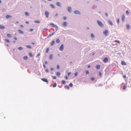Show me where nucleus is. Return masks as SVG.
<instances>
[{
    "label": "nucleus",
    "instance_id": "f257e3e1",
    "mask_svg": "<svg viewBox=\"0 0 131 131\" xmlns=\"http://www.w3.org/2000/svg\"><path fill=\"white\" fill-rule=\"evenodd\" d=\"M97 24L100 26L101 27H103L104 25L101 21L99 20H97Z\"/></svg>",
    "mask_w": 131,
    "mask_h": 131
},
{
    "label": "nucleus",
    "instance_id": "f03ea898",
    "mask_svg": "<svg viewBox=\"0 0 131 131\" xmlns=\"http://www.w3.org/2000/svg\"><path fill=\"white\" fill-rule=\"evenodd\" d=\"M50 25H51L53 27H54L57 30H58V27L57 26L51 23L50 24Z\"/></svg>",
    "mask_w": 131,
    "mask_h": 131
},
{
    "label": "nucleus",
    "instance_id": "7ed1b4c3",
    "mask_svg": "<svg viewBox=\"0 0 131 131\" xmlns=\"http://www.w3.org/2000/svg\"><path fill=\"white\" fill-rule=\"evenodd\" d=\"M108 31L107 30H105L103 31V33L104 35L106 36L108 34Z\"/></svg>",
    "mask_w": 131,
    "mask_h": 131
},
{
    "label": "nucleus",
    "instance_id": "20e7f679",
    "mask_svg": "<svg viewBox=\"0 0 131 131\" xmlns=\"http://www.w3.org/2000/svg\"><path fill=\"white\" fill-rule=\"evenodd\" d=\"M63 48H64V46L63 44H62L60 46L59 50L61 51H62L63 50Z\"/></svg>",
    "mask_w": 131,
    "mask_h": 131
},
{
    "label": "nucleus",
    "instance_id": "39448f33",
    "mask_svg": "<svg viewBox=\"0 0 131 131\" xmlns=\"http://www.w3.org/2000/svg\"><path fill=\"white\" fill-rule=\"evenodd\" d=\"M45 14L46 17L48 18L49 15V12L48 11H46L45 12Z\"/></svg>",
    "mask_w": 131,
    "mask_h": 131
},
{
    "label": "nucleus",
    "instance_id": "423d86ee",
    "mask_svg": "<svg viewBox=\"0 0 131 131\" xmlns=\"http://www.w3.org/2000/svg\"><path fill=\"white\" fill-rule=\"evenodd\" d=\"M67 23L66 21L64 22L62 24L63 25L64 27H66L67 26Z\"/></svg>",
    "mask_w": 131,
    "mask_h": 131
},
{
    "label": "nucleus",
    "instance_id": "0eeeda50",
    "mask_svg": "<svg viewBox=\"0 0 131 131\" xmlns=\"http://www.w3.org/2000/svg\"><path fill=\"white\" fill-rule=\"evenodd\" d=\"M108 61V59L107 58H105L103 60V61L105 63H106Z\"/></svg>",
    "mask_w": 131,
    "mask_h": 131
},
{
    "label": "nucleus",
    "instance_id": "6e6552de",
    "mask_svg": "<svg viewBox=\"0 0 131 131\" xmlns=\"http://www.w3.org/2000/svg\"><path fill=\"white\" fill-rule=\"evenodd\" d=\"M122 21L124 22L125 20V17L124 15H122Z\"/></svg>",
    "mask_w": 131,
    "mask_h": 131
},
{
    "label": "nucleus",
    "instance_id": "1a4fd4ad",
    "mask_svg": "<svg viewBox=\"0 0 131 131\" xmlns=\"http://www.w3.org/2000/svg\"><path fill=\"white\" fill-rule=\"evenodd\" d=\"M41 80L44 82H46L47 83H48V81L47 80L45 79H41Z\"/></svg>",
    "mask_w": 131,
    "mask_h": 131
},
{
    "label": "nucleus",
    "instance_id": "9d476101",
    "mask_svg": "<svg viewBox=\"0 0 131 131\" xmlns=\"http://www.w3.org/2000/svg\"><path fill=\"white\" fill-rule=\"evenodd\" d=\"M74 13L76 14H80V12L78 10H75L74 12Z\"/></svg>",
    "mask_w": 131,
    "mask_h": 131
},
{
    "label": "nucleus",
    "instance_id": "9b49d317",
    "mask_svg": "<svg viewBox=\"0 0 131 131\" xmlns=\"http://www.w3.org/2000/svg\"><path fill=\"white\" fill-rule=\"evenodd\" d=\"M68 11L70 12H71V8L70 7H69L68 8Z\"/></svg>",
    "mask_w": 131,
    "mask_h": 131
},
{
    "label": "nucleus",
    "instance_id": "f8f14e48",
    "mask_svg": "<svg viewBox=\"0 0 131 131\" xmlns=\"http://www.w3.org/2000/svg\"><path fill=\"white\" fill-rule=\"evenodd\" d=\"M54 32H53L51 34H49L48 35V37H50L52 36L54 34Z\"/></svg>",
    "mask_w": 131,
    "mask_h": 131
},
{
    "label": "nucleus",
    "instance_id": "ddd939ff",
    "mask_svg": "<svg viewBox=\"0 0 131 131\" xmlns=\"http://www.w3.org/2000/svg\"><path fill=\"white\" fill-rule=\"evenodd\" d=\"M121 64L122 65H126V63L124 61H122L121 62Z\"/></svg>",
    "mask_w": 131,
    "mask_h": 131
},
{
    "label": "nucleus",
    "instance_id": "4468645a",
    "mask_svg": "<svg viewBox=\"0 0 131 131\" xmlns=\"http://www.w3.org/2000/svg\"><path fill=\"white\" fill-rule=\"evenodd\" d=\"M100 66L99 65H97L96 66V69H99L100 68Z\"/></svg>",
    "mask_w": 131,
    "mask_h": 131
},
{
    "label": "nucleus",
    "instance_id": "2eb2a0df",
    "mask_svg": "<svg viewBox=\"0 0 131 131\" xmlns=\"http://www.w3.org/2000/svg\"><path fill=\"white\" fill-rule=\"evenodd\" d=\"M7 36L8 38H10L12 37L11 35L10 34H7Z\"/></svg>",
    "mask_w": 131,
    "mask_h": 131
},
{
    "label": "nucleus",
    "instance_id": "dca6fc26",
    "mask_svg": "<svg viewBox=\"0 0 131 131\" xmlns=\"http://www.w3.org/2000/svg\"><path fill=\"white\" fill-rule=\"evenodd\" d=\"M130 28V26L129 25L127 24L126 25V28L127 29H129Z\"/></svg>",
    "mask_w": 131,
    "mask_h": 131
},
{
    "label": "nucleus",
    "instance_id": "f3484780",
    "mask_svg": "<svg viewBox=\"0 0 131 131\" xmlns=\"http://www.w3.org/2000/svg\"><path fill=\"white\" fill-rule=\"evenodd\" d=\"M0 28L1 29H4L5 27L2 25H0Z\"/></svg>",
    "mask_w": 131,
    "mask_h": 131
},
{
    "label": "nucleus",
    "instance_id": "a211bd4d",
    "mask_svg": "<svg viewBox=\"0 0 131 131\" xmlns=\"http://www.w3.org/2000/svg\"><path fill=\"white\" fill-rule=\"evenodd\" d=\"M56 5L59 6H61V4L59 2H58L56 3Z\"/></svg>",
    "mask_w": 131,
    "mask_h": 131
},
{
    "label": "nucleus",
    "instance_id": "6ab92c4d",
    "mask_svg": "<svg viewBox=\"0 0 131 131\" xmlns=\"http://www.w3.org/2000/svg\"><path fill=\"white\" fill-rule=\"evenodd\" d=\"M53 58V56L52 54H51L50 55L49 57V59L50 60H52Z\"/></svg>",
    "mask_w": 131,
    "mask_h": 131
},
{
    "label": "nucleus",
    "instance_id": "aec40b11",
    "mask_svg": "<svg viewBox=\"0 0 131 131\" xmlns=\"http://www.w3.org/2000/svg\"><path fill=\"white\" fill-rule=\"evenodd\" d=\"M18 31L21 34H23L24 33L20 29L18 30Z\"/></svg>",
    "mask_w": 131,
    "mask_h": 131
},
{
    "label": "nucleus",
    "instance_id": "412c9836",
    "mask_svg": "<svg viewBox=\"0 0 131 131\" xmlns=\"http://www.w3.org/2000/svg\"><path fill=\"white\" fill-rule=\"evenodd\" d=\"M11 17H12V16L10 15H7L6 16V17L7 19H8V18H9Z\"/></svg>",
    "mask_w": 131,
    "mask_h": 131
},
{
    "label": "nucleus",
    "instance_id": "4be33fe9",
    "mask_svg": "<svg viewBox=\"0 0 131 131\" xmlns=\"http://www.w3.org/2000/svg\"><path fill=\"white\" fill-rule=\"evenodd\" d=\"M108 22H109V23L112 26L113 25V23H112V22L111 21L109 20L108 21Z\"/></svg>",
    "mask_w": 131,
    "mask_h": 131
},
{
    "label": "nucleus",
    "instance_id": "5701e85b",
    "mask_svg": "<svg viewBox=\"0 0 131 131\" xmlns=\"http://www.w3.org/2000/svg\"><path fill=\"white\" fill-rule=\"evenodd\" d=\"M50 6L52 8H55V6L53 4H50Z\"/></svg>",
    "mask_w": 131,
    "mask_h": 131
},
{
    "label": "nucleus",
    "instance_id": "b1692460",
    "mask_svg": "<svg viewBox=\"0 0 131 131\" xmlns=\"http://www.w3.org/2000/svg\"><path fill=\"white\" fill-rule=\"evenodd\" d=\"M56 74L58 76H59L60 75V73L59 72H57L56 73Z\"/></svg>",
    "mask_w": 131,
    "mask_h": 131
},
{
    "label": "nucleus",
    "instance_id": "393cba45",
    "mask_svg": "<svg viewBox=\"0 0 131 131\" xmlns=\"http://www.w3.org/2000/svg\"><path fill=\"white\" fill-rule=\"evenodd\" d=\"M29 56L30 57H32L33 56L32 54L30 52H29Z\"/></svg>",
    "mask_w": 131,
    "mask_h": 131
},
{
    "label": "nucleus",
    "instance_id": "a878e982",
    "mask_svg": "<svg viewBox=\"0 0 131 131\" xmlns=\"http://www.w3.org/2000/svg\"><path fill=\"white\" fill-rule=\"evenodd\" d=\"M5 40L8 43H9L10 42V41L8 39H5Z\"/></svg>",
    "mask_w": 131,
    "mask_h": 131
},
{
    "label": "nucleus",
    "instance_id": "bb28decb",
    "mask_svg": "<svg viewBox=\"0 0 131 131\" xmlns=\"http://www.w3.org/2000/svg\"><path fill=\"white\" fill-rule=\"evenodd\" d=\"M49 49L48 48H47V49L46 51V53H48L49 52Z\"/></svg>",
    "mask_w": 131,
    "mask_h": 131
},
{
    "label": "nucleus",
    "instance_id": "cd10ccee",
    "mask_svg": "<svg viewBox=\"0 0 131 131\" xmlns=\"http://www.w3.org/2000/svg\"><path fill=\"white\" fill-rule=\"evenodd\" d=\"M56 42L57 43H59L60 42V40L59 39H57L56 40Z\"/></svg>",
    "mask_w": 131,
    "mask_h": 131
},
{
    "label": "nucleus",
    "instance_id": "c85d7f7f",
    "mask_svg": "<svg viewBox=\"0 0 131 131\" xmlns=\"http://www.w3.org/2000/svg\"><path fill=\"white\" fill-rule=\"evenodd\" d=\"M54 43H55L54 41H53L52 42V43H51V46H53L54 44Z\"/></svg>",
    "mask_w": 131,
    "mask_h": 131
},
{
    "label": "nucleus",
    "instance_id": "c756f323",
    "mask_svg": "<svg viewBox=\"0 0 131 131\" xmlns=\"http://www.w3.org/2000/svg\"><path fill=\"white\" fill-rule=\"evenodd\" d=\"M35 22L36 23H40V21L39 20H36L35 21Z\"/></svg>",
    "mask_w": 131,
    "mask_h": 131
},
{
    "label": "nucleus",
    "instance_id": "7c9ffc66",
    "mask_svg": "<svg viewBox=\"0 0 131 131\" xmlns=\"http://www.w3.org/2000/svg\"><path fill=\"white\" fill-rule=\"evenodd\" d=\"M23 58L25 60H27L28 59L27 57L26 56H24Z\"/></svg>",
    "mask_w": 131,
    "mask_h": 131
},
{
    "label": "nucleus",
    "instance_id": "2f4dec72",
    "mask_svg": "<svg viewBox=\"0 0 131 131\" xmlns=\"http://www.w3.org/2000/svg\"><path fill=\"white\" fill-rule=\"evenodd\" d=\"M25 14L26 16H28L29 15V14L28 12H25Z\"/></svg>",
    "mask_w": 131,
    "mask_h": 131
},
{
    "label": "nucleus",
    "instance_id": "473e14b6",
    "mask_svg": "<svg viewBox=\"0 0 131 131\" xmlns=\"http://www.w3.org/2000/svg\"><path fill=\"white\" fill-rule=\"evenodd\" d=\"M65 88H67L68 89H69L70 88L68 86H65Z\"/></svg>",
    "mask_w": 131,
    "mask_h": 131
},
{
    "label": "nucleus",
    "instance_id": "72a5a7b5",
    "mask_svg": "<svg viewBox=\"0 0 131 131\" xmlns=\"http://www.w3.org/2000/svg\"><path fill=\"white\" fill-rule=\"evenodd\" d=\"M26 47L29 48H30V49H31V46H29V45H27L26 46Z\"/></svg>",
    "mask_w": 131,
    "mask_h": 131
},
{
    "label": "nucleus",
    "instance_id": "f704fd0d",
    "mask_svg": "<svg viewBox=\"0 0 131 131\" xmlns=\"http://www.w3.org/2000/svg\"><path fill=\"white\" fill-rule=\"evenodd\" d=\"M99 74L100 76L101 77L102 76V73L101 72H99Z\"/></svg>",
    "mask_w": 131,
    "mask_h": 131
},
{
    "label": "nucleus",
    "instance_id": "c9c22d12",
    "mask_svg": "<svg viewBox=\"0 0 131 131\" xmlns=\"http://www.w3.org/2000/svg\"><path fill=\"white\" fill-rule=\"evenodd\" d=\"M56 85L57 84L56 83H55L53 84V87H55L56 86Z\"/></svg>",
    "mask_w": 131,
    "mask_h": 131
},
{
    "label": "nucleus",
    "instance_id": "e433bc0d",
    "mask_svg": "<svg viewBox=\"0 0 131 131\" xmlns=\"http://www.w3.org/2000/svg\"><path fill=\"white\" fill-rule=\"evenodd\" d=\"M91 37L92 38H93L94 37V36L93 34H91Z\"/></svg>",
    "mask_w": 131,
    "mask_h": 131
},
{
    "label": "nucleus",
    "instance_id": "4c0bfd02",
    "mask_svg": "<svg viewBox=\"0 0 131 131\" xmlns=\"http://www.w3.org/2000/svg\"><path fill=\"white\" fill-rule=\"evenodd\" d=\"M86 74H89V71L88 70L86 71Z\"/></svg>",
    "mask_w": 131,
    "mask_h": 131
},
{
    "label": "nucleus",
    "instance_id": "58836bf2",
    "mask_svg": "<svg viewBox=\"0 0 131 131\" xmlns=\"http://www.w3.org/2000/svg\"><path fill=\"white\" fill-rule=\"evenodd\" d=\"M63 19L64 20H66L67 19V18L66 17H63Z\"/></svg>",
    "mask_w": 131,
    "mask_h": 131
},
{
    "label": "nucleus",
    "instance_id": "ea45409f",
    "mask_svg": "<svg viewBox=\"0 0 131 131\" xmlns=\"http://www.w3.org/2000/svg\"><path fill=\"white\" fill-rule=\"evenodd\" d=\"M78 73L77 72H75V74H74L75 76V77L77 76L78 75Z\"/></svg>",
    "mask_w": 131,
    "mask_h": 131
},
{
    "label": "nucleus",
    "instance_id": "a19ab883",
    "mask_svg": "<svg viewBox=\"0 0 131 131\" xmlns=\"http://www.w3.org/2000/svg\"><path fill=\"white\" fill-rule=\"evenodd\" d=\"M117 22L118 24H119V18H118L117 20Z\"/></svg>",
    "mask_w": 131,
    "mask_h": 131
},
{
    "label": "nucleus",
    "instance_id": "79ce46f5",
    "mask_svg": "<svg viewBox=\"0 0 131 131\" xmlns=\"http://www.w3.org/2000/svg\"><path fill=\"white\" fill-rule=\"evenodd\" d=\"M126 13L127 15H128L129 14V13L128 10H126Z\"/></svg>",
    "mask_w": 131,
    "mask_h": 131
},
{
    "label": "nucleus",
    "instance_id": "37998d69",
    "mask_svg": "<svg viewBox=\"0 0 131 131\" xmlns=\"http://www.w3.org/2000/svg\"><path fill=\"white\" fill-rule=\"evenodd\" d=\"M57 68L58 69H60V66L59 65H57Z\"/></svg>",
    "mask_w": 131,
    "mask_h": 131
},
{
    "label": "nucleus",
    "instance_id": "c03bdc74",
    "mask_svg": "<svg viewBox=\"0 0 131 131\" xmlns=\"http://www.w3.org/2000/svg\"><path fill=\"white\" fill-rule=\"evenodd\" d=\"M62 83L63 84H65V81L64 80H62Z\"/></svg>",
    "mask_w": 131,
    "mask_h": 131
},
{
    "label": "nucleus",
    "instance_id": "a18cd8bd",
    "mask_svg": "<svg viewBox=\"0 0 131 131\" xmlns=\"http://www.w3.org/2000/svg\"><path fill=\"white\" fill-rule=\"evenodd\" d=\"M69 86L71 87H72L73 86V84L72 83H70L69 84Z\"/></svg>",
    "mask_w": 131,
    "mask_h": 131
},
{
    "label": "nucleus",
    "instance_id": "49530a36",
    "mask_svg": "<svg viewBox=\"0 0 131 131\" xmlns=\"http://www.w3.org/2000/svg\"><path fill=\"white\" fill-rule=\"evenodd\" d=\"M114 41L115 42H117V43H120L119 41H118V40H115V41Z\"/></svg>",
    "mask_w": 131,
    "mask_h": 131
},
{
    "label": "nucleus",
    "instance_id": "de8ad7c7",
    "mask_svg": "<svg viewBox=\"0 0 131 131\" xmlns=\"http://www.w3.org/2000/svg\"><path fill=\"white\" fill-rule=\"evenodd\" d=\"M91 80L92 81H93L95 80V78L94 77L92 78H91Z\"/></svg>",
    "mask_w": 131,
    "mask_h": 131
},
{
    "label": "nucleus",
    "instance_id": "09e8293b",
    "mask_svg": "<svg viewBox=\"0 0 131 131\" xmlns=\"http://www.w3.org/2000/svg\"><path fill=\"white\" fill-rule=\"evenodd\" d=\"M123 89L124 90H125L126 89V87L125 85H124L123 87Z\"/></svg>",
    "mask_w": 131,
    "mask_h": 131
},
{
    "label": "nucleus",
    "instance_id": "8fccbe9b",
    "mask_svg": "<svg viewBox=\"0 0 131 131\" xmlns=\"http://www.w3.org/2000/svg\"><path fill=\"white\" fill-rule=\"evenodd\" d=\"M52 78H53V79H55L56 78V77L55 76H53Z\"/></svg>",
    "mask_w": 131,
    "mask_h": 131
},
{
    "label": "nucleus",
    "instance_id": "3c124183",
    "mask_svg": "<svg viewBox=\"0 0 131 131\" xmlns=\"http://www.w3.org/2000/svg\"><path fill=\"white\" fill-rule=\"evenodd\" d=\"M18 49L20 50H21L22 49V48L21 47H19L18 48Z\"/></svg>",
    "mask_w": 131,
    "mask_h": 131
},
{
    "label": "nucleus",
    "instance_id": "603ef678",
    "mask_svg": "<svg viewBox=\"0 0 131 131\" xmlns=\"http://www.w3.org/2000/svg\"><path fill=\"white\" fill-rule=\"evenodd\" d=\"M123 77L124 79H125L126 78V76L125 75H123Z\"/></svg>",
    "mask_w": 131,
    "mask_h": 131
},
{
    "label": "nucleus",
    "instance_id": "864d4df0",
    "mask_svg": "<svg viewBox=\"0 0 131 131\" xmlns=\"http://www.w3.org/2000/svg\"><path fill=\"white\" fill-rule=\"evenodd\" d=\"M49 71V70H48V69H47L46 70V72H48Z\"/></svg>",
    "mask_w": 131,
    "mask_h": 131
},
{
    "label": "nucleus",
    "instance_id": "5fc2aeb1",
    "mask_svg": "<svg viewBox=\"0 0 131 131\" xmlns=\"http://www.w3.org/2000/svg\"><path fill=\"white\" fill-rule=\"evenodd\" d=\"M71 74V73L70 72H69L68 73V76H69L70 75V74Z\"/></svg>",
    "mask_w": 131,
    "mask_h": 131
},
{
    "label": "nucleus",
    "instance_id": "6e6d98bb",
    "mask_svg": "<svg viewBox=\"0 0 131 131\" xmlns=\"http://www.w3.org/2000/svg\"><path fill=\"white\" fill-rule=\"evenodd\" d=\"M65 79L66 80H68V77L67 76H66L65 77Z\"/></svg>",
    "mask_w": 131,
    "mask_h": 131
},
{
    "label": "nucleus",
    "instance_id": "4d7b16f0",
    "mask_svg": "<svg viewBox=\"0 0 131 131\" xmlns=\"http://www.w3.org/2000/svg\"><path fill=\"white\" fill-rule=\"evenodd\" d=\"M50 69L51 71H53L54 70V68H51Z\"/></svg>",
    "mask_w": 131,
    "mask_h": 131
},
{
    "label": "nucleus",
    "instance_id": "13d9d810",
    "mask_svg": "<svg viewBox=\"0 0 131 131\" xmlns=\"http://www.w3.org/2000/svg\"><path fill=\"white\" fill-rule=\"evenodd\" d=\"M105 15L107 17L108 16V15L106 13H105Z\"/></svg>",
    "mask_w": 131,
    "mask_h": 131
},
{
    "label": "nucleus",
    "instance_id": "bf43d9fd",
    "mask_svg": "<svg viewBox=\"0 0 131 131\" xmlns=\"http://www.w3.org/2000/svg\"><path fill=\"white\" fill-rule=\"evenodd\" d=\"M14 38L15 40H17V38L16 37H14Z\"/></svg>",
    "mask_w": 131,
    "mask_h": 131
},
{
    "label": "nucleus",
    "instance_id": "052dcab7",
    "mask_svg": "<svg viewBox=\"0 0 131 131\" xmlns=\"http://www.w3.org/2000/svg\"><path fill=\"white\" fill-rule=\"evenodd\" d=\"M40 55V53H39L37 56H36V57H37L39 56Z\"/></svg>",
    "mask_w": 131,
    "mask_h": 131
},
{
    "label": "nucleus",
    "instance_id": "680f3d73",
    "mask_svg": "<svg viewBox=\"0 0 131 131\" xmlns=\"http://www.w3.org/2000/svg\"><path fill=\"white\" fill-rule=\"evenodd\" d=\"M43 66L44 68H46V66L45 65V64H43Z\"/></svg>",
    "mask_w": 131,
    "mask_h": 131
},
{
    "label": "nucleus",
    "instance_id": "e2e57ef3",
    "mask_svg": "<svg viewBox=\"0 0 131 131\" xmlns=\"http://www.w3.org/2000/svg\"><path fill=\"white\" fill-rule=\"evenodd\" d=\"M88 68H90V65H88Z\"/></svg>",
    "mask_w": 131,
    "mask_h": 131
},
{
    "label": "nucleus",
    "instance_id": "0e129e2a",
    "mask_svg": "<svg viewBox=\"0 0 131 131\" xmlns=\"http://www.w3.org/2000/svg\"><path fill=\"white\" fill-rule=\"evenodd\" d=\"M45 64H48V62L47 61H46L45 62Z\"/></svg>",
    "mask_w": 131,
    "mask_h": 131
},
{
    "label": "nucleus",
    "instance_id": "69168bd1",
    "mask_svg": "<svg viewBox=\"0 0 131 131\" xmlns=\"http://www.w3.org/2000/svg\"><path fill=\"white\" fill-rule=\"evenodd\" d=\"M58 14L57 13H56V15H55V16H58Z\"/></svg>",
    "mask_w": 131,
    "mask_h": 131
},
{
    "label": "nucleus",
    "instance_id": "338daca9",
    "mask_svg": "<svg viewBox=\"0 0 131 131\" xmlns=\"http://www.w3.org/2000/svg\"><path fill=\"white\" fill-rule=\"evenodd\" d=\"M26 23L27 24H28L29 23V22L28 21H26Z\"/></svg>",
    "mask_w": 131,
    "mask_h": 131
},
{
    "label": "nucleus",
    "instance_id": "774afa93",
    "mask_svg": "<svg viewBox=\"0 0 131 131\" xmlns=\"http://www.w3.org/2000/svg\"><path fill=\"white\" fill-rule=\"evenodd\" d=\"M33 30V29H30V31H32Z\"/></svg>",
    "mask_w": 131,
    "mask_h": 131
}]
</instances>
